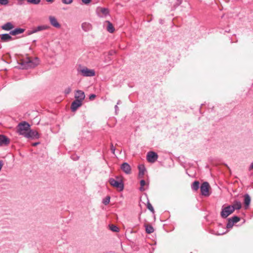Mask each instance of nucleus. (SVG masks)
Segmentation results:
<instances>
[{"label": "nucleus", "instance_id": "f257e3e1", "mask_svg": "<svg viewBox=\"0 0 253 253\" xmlns=\"http://www.w3.org/2000/svg\"><path fill=\"white\" fill-rule=\"evenodd\" d=\"M79 74L83 77H93L95 75V72L94 69H90L85 66H80L77 69Z\"/></svg>", "mask_w": 253, "mask_h": 253}, {"label": "nucleus", "instance_id": "f03ea898", "mask_svg": "<svg viewBox=\"0 0 253 253\" xmlns=\"http://www.w3.org/2000/svg\"><path fill=\"white\" fill-rule=\"evenodd\" d=\"M30 128V125L26 122L20 123L17 126V132L20 134L26 136L27 133Z\"/></svg>", "mask_w": 253, "mask_h": 253}, {"label": "nucleus", "instance_id": "7ed1b4c3", "mask_svg": "<svg viewBox=\"0 0 253 253\" xmlns=\"http://www.w3.org/2000/svg\"><path fill=\"white\" fill-rule=\"evenodd\" d=\"M109 182L112 186L117 188L119 191H122L123 190L124 185L122 180H117L114 178H110Z\"/></svg>", "mask_w": 253, "mask_h": 253}, {"label": "nucleus", "instance_id": "20e7f679", "mask_svg": "<svg viewBox=\"0 0 253 253\" xmlns=\"http://www.w3.org/2000/svg\"><path fill=\"white\" fill-rule=\"evenodd\" d=\"M39 64V60L38 58L34 59L28 58L25 62V67L26 68H32L37 66Z\"/></svg>", "mask_w": 253, "mask_h": 253}, {"label": "nucleus", "instance_id": "39448f33", "mask_svg": "<svg viewBox=\"0 0 253 253\" xmlns=\"http://www.w3.org/2000/svg\"><path fill=\"white\" fill-rule=\"evenodd\" d=\"M234 211V208L231 206H228L222 208L221 216L223 218H226Z\"/></svg>", "mask_w": 253, "mask_h": 253}, {"label": "nucleus", "instance_id": "423d86ee", "mask_svg": "<svg viewBox=\"0 0 253 253\" xmlns=\"http://www.w3.org/2000/svg\"><path fill=\"white\" fill-rule=\"evenodd\" d=\"M210 185L208 182H204L202 184L200 187V190L202 195L208 196L210 195L209 193Z\"/></svg>", "mask_w": 253, "mask_h": 253}, {"label": "nucleus", "instance_id": "0eeeda50", "mask_svg": "<svg viewBox=\"0 0 253 253\" xmlns=\"http://www.w3.org/2000/svg\"><path fill=\"white\" fill-rule=\"evenodd\" d=\"M240 220V218L237 216H234L233 217L229 218L226 225L227 228H231L233 225L239 221Z\"/></svg>", "mask_w": 253, "mask_h": 253}, {"label": "nucleus", "instance_id": "6e6552de", "mask_svg": "<svg viewBox=\"0 0 253 253\" xmlns=\"http://www.w3.org/2000/svg\"><path fill=\"white\" fill-rule=\"evenodd\" d=\"M158 155L154 152L150 151L147 153V160L149 162L154 163L158 159Z\"/></svg>", "mask_w": 253, "mask_h": 253}, {"label": "nucleus", "instance_id": "1a4fd4ad", "mask_svg": "<svg viewBox=\"0 0 253 253\" xmlns=\"http://www.w3.org/2000/svg\"><path fill=\"white\" fill-rule=\"evenodd\" d=\"M25 137L32 139L39 138L40 137V134L36 130L30 129L28 133H27Z\"/></svg>", "mask_w": 253, "mask_h": 253}, {"label": "nucleus", "instance_id": "9d476101", "mask_svg": "<svg viewBox=\"0 0 253 253\" xmlns=\"http://www.w3.org/2000/svg\"><path fill=\"white\" fill-rule=\"evenodd\" d=\"M49 20L50 24L55 28H60L61 27L60 24L58 22L57 19L53 16H49Z\"/></svg>", "mask_w": 253, "mask_h": 253}, {"label": "nucleus", "instance_id": "9b49d317", "mask_svg": "<svg viewBox=\"0 0 253 253\" xmlns=\"http://www.w3.org/2000/svg\"><path fill=\"white\" fill-rule=\"evenodd\" d=\"M75 97L76 100H78L82 102L85 98V94L84 92L82 90H78L76 92Z\"/></svg>", "mask_w": 253, "mask_h": 253}, {"label": "nucleus", "instance_id": "f8f14e48", "mask_svg": "<svg viewBox=\"0 0 253 253\" xmlns=\"http://www.w3.org/2000/svg\"><path fill=\"white\" fill-rule=\"evenodd\" d=\"M121 169L126 174H130L131 173V167L127 163H124L121 165Z\"/></svg>", "mask_w": 253, "mask_h": 253}, {"label": "nucleus", "instance_id": "ddd939ff", "mask_svg": "<svg viewBox=\"0 0 253 253\" xmlns=\"http://www.w3.org/2000/svg\"><path fill=\"white\" fill-rule=\"evenodd\" d=\"M49 28V26H48L47 25H40L37 27H35L34 28H33V30L31 32V33L30 34L35 33L41 31L47 30Z\"/></svg>", "mask_w": 253, "mask_h": 253}, {"label": "nucleus", "instance_id": "4468645a", "mask_svg": "<svg viewBox=\"0 0 253 253\" xmlns=\"http://www.w3.org/2000/svg\"><path fill=\"white\" fill-rule=\"evenodd\" d=\"M82 104V102L76 100L73 101L71 104V110L73 112H74L77 110V109L80 107Z\"/></svg>", "mask_w": 253, "mask_h": 253}, {"label": "nucleus", "instance_id": "2eb2a0df", "mask_svg": "<svg viewBox=\"0 0 253 253\" xmlns=\"http://www.w3.org/2000/svg\"><path fill=\"white\" fill-rule=\"evenodd\" d=\"M9 34H3L0 35V38L1 41L3 42H7L12 40V38Z\"/></svg>", "mask_w": 253, "mask_h": 253}, {"label": "nucleus", "instance_id": "dca6fc26", "mask_svg": "<svg viewBox=\"0 0 253 253\" xmlns=\"http://www.w3.org/2000/svg\"><path fill=\"white\" fill-rule=\"evenodd\" d=\"M97 10L100 17L106 16L109 13L108 9L106 8H99Z\"/></svg>", "mask_w": 253, "mask_h": 253}, {"label": "nucleus", "instance_id": "f3484780", "mask_svg": "<svg viewBox=\"0 0 253 253\" xmlns=\"http://www.w3.org/2000/svg\"><path fill=\"white\" fill-rule=\"evenodd\" d=\"M9 139L3 135H0V146L8 145L9 143Z\"/></svg>", "mask_w": 253, "mask_h": 253}, {"label": "nucleus", "instance_id": "a211bd4d", "mask_svg": "<svg viewBox=\"0 0 253 253\" xmlns=\"http://www.w3.org/2000/svg\"><path fill=\"white\" fill-rule=\"evenodd\" d=\"M82 28L85 32H88L91 30L92 26L88 22H84L82 24Z\"/></svg>", "mask_w": 253, "mask_h": 253}, {"label": "nucleus", "instance_id": "6ab92c4d", "mask_svg": "<svg viewBox=\"0 0 253 253\" xmlns=\"http://www.w3.org/2000/svg\"><path fill=\"white\" fill-rule=\"evenodd\" d=\"M13 26L11 22H7L1 26V28L6 31H9L13 28Z\"/></svg>", "mask_w": 253, "mask_h": 253}, {"label": "nucleus", "instance_id": "aec40b11", "mask_svg": "<svg viewBox=\"0 0 253 253\" xmlns=\"http://www.w3.org/2000/svg\"><path fill=\"white\" fill-rule=\"evenodd\" d=\"M24 32V29L22 28H16L14 30L11 31L10 34L15 36L20 34H22Z\"/></svg>", "mask_w": 253, "mask_h": 253}, {"label": "nucleus", "instance_id": "412c9836", "mask_svg": "<svg viewBox=\"0 0 253 253\" xmlns=\"http://www.w3.org/2000/svg\"><path fill=\"white\" fill-rule=\"evenodd\" d=\"M139 169V177L140 178H142L143 175H144L145 171H146V169L143 165H140L138 167Z\"/></svg>", "mask_w": 253, "mask_h": 253}, {"label": "nucleus", "instance_id": "4be33fe9", "mask_svg": "<svg viewBox=\"0 0 253 253\" xmlns=\"http://www.w3.org/2000/svg\"><path fill=\"white\" fill-rule=\"evenodd\" d=\"M251 197L249 194H246L244 195V204L246 207H248L250 204Z\"/></svg>", "mask_w": 253, "mask_h": 253}, {"label": "nucleus", "instance_id": "5701e85b", "mask_svg": "<svg viewBox=\"0 0 253 253\" xmlns=\"http://www.w3.org/2000/svg\"><path fill=\"white\" fill-rule=\"evenodd\" d=\"M106 22L108 23L107 31L110 33H113L115 29L112 24L109 21H107Z\"/></svg>", "mask_w": 253, "mask_h": 253}, {"label": "nucleus", "instance_id": "b1692460", "mask_svg": "<svg viewBox=\"0 0 253 253\" xmlns=\"http://www.w3.org/2000/svg\"><path fill=\"white\" fill-rule=\"evenodd\" d=\"M200 183L198 181H195L191 185V188L193 190L197 191L199 188Z\"/></svg>", "mask_w": 253, "mask_h": 253}, {"label": "nucleus", "instance_id": "393cba45", "mask_svg": "<svg viewBox=\"0 0 253 253\" xmlns=\"http://www.w3.org/2000/svg\"><path fill=\"white\" fill-rule=\"evenodd\" d=\"M145 228L146 232L148 234L152 233L154 231L153 227L151 225H146Z\"/></svg>", "mask_w": 253, "mask_h": 253}, {"label": "nucleus", "instance_id": "a878e982", "mask_svg": "<svg viewBox=\"0 0 253 253\" xmlns=\"http://www.w3.org/2000/svg\"><path fill=\"white\" fill-rule=\"evenodd\" d=\"M234 208V211L235 209L239 210L241 208V204L240 202H236L233 206H231Z\"/></svg>", "mask_w": 253, "mask_h": 253}, {"label": "nucleus", "instance_id": "bb28decb", "mask_svg": "<svg viewBox=\"0 0 253 253\" xmlns=\"http://www.w3.org/2000/svg\"><path fill=\"white\" fill-rule=\"evenodd\" d=\"M140 187L139 188L140 190L141 191H144L145 188H144V186L146 185V182L144 180L142 179L140 182Z\"/></svg>", "mask_w": 253, "mask_h": 253}, {"label": "nucleus", "instance_id": "cd10ccee", "mask_svg": "<svg viewBox=\"0 0 253 253\" xmlns=\"http://www.w3.org/2000/svg\"><path fill=\"white\" fill-rule=\"evenodd\" d=\"M26 0L27 1L28 3L34 4H38L41 1V0Z\"/></svg>", "mask_w": 253, "mask_h": 253}, {"label": "nucleus", "instance_id": "c85d7f7f", "mask_svg": "<svg viewBox=\"0 0 253 253\" xmlns=\"http://www.w3.org/2000/svg\"><path fill=\"white\" fill-rule=\"evenodd\" d=\"M110 229L114 232H118L119 231V228L114 225H111L110 226Z\"/></svg>", "mask_w": 253, "mask_h": 253}, {"label": "nucleus", "instance_id": "c756f323", "mask_svg": "<svg viewBox=\"0 0 253 253\" xmlns=\"http://www.w3.org/2000/svg\"><path fill=\"white\" fill-rule=\"evenodd\" d=\"M110 200V197L109 196H107L104 199H103V203L105 205H107L109 203Z\"/></svg>", "mask_w": 253, "mask_h": 253}, {"label": "nucleus", "instance_id": "7c9ffc66", "mask_svg": "<svg viewBox=\"0 0 253 253\" xmlns=\"http://www.w3.org/2000/svg\"><path fill=\"white\" fill-rule=\"evenodd\" d=\"M147 208L152 212H154V209L152 207V206L151 205V204L149 203H148L147 204Z\"/></svg>", "mask_w": 253, "mask_h": 253}, {"label": "nucleus", "instance_id": "2f4dec72", "mask_svg": "<svg viewBox=\"0 0 253 253\" xmlns=\"http://www.w3.org/2000/svg\"><path fill=\"white\" fill-rule=\"evenodd\" d=\"M62 1L65 4H69L72 2L73 0H62Z\"/></svg>", "mask_w": 253, "mask_h": 253}, {"label": "nucleus", "instance_id": "473e14b6", "mask_svg": "<svg viewBox=\"0 0 253 253\" xmlns=\"http://www.w3.org/2000/svg\"><path fill=\"white\" fill-rule=\"evenodd\" d=\"M8 2V0H0V4L2 5H6Z\"/></svg>", "mask_w": 253, "mask_h": 253}, {"label": "nucleus", "instance_id": "72a5a7b5", "mask_svg": "<svg viewBox=\"0 0 253 253\" xmlns=\"http://www.w3.org/2000/svg\"><path fill=\"white\" fill-rule=\"evenodd\" d=\"M111 150L113 153H115V147L114 146L112 143L111 144Z\"/></svg>", "mask_w": 253, "mask_h": 253}, {"label": "nucleus", "instance_id": "f704fd0d", "mask_svg": "<svg viewBox=\"0 0 253 253\" xmlns=\"http://www.w3.org/2000/svg\"><path fill=\"white\" fill-rule=\"evenodd\" d=\"M82 1L85 4H87L91 2V0H82Z\"/></svg>", "mask_w": 253, "mask_h": 253}, {"label": "nucleus", "instance_id": "c9c22d12", "mask_svg": "<svg viewBox=\"0 0 253 253\" xmlns=\"http://www.w3.org/2000/svg\"><path fill=\"white\" fill-rule=\"evenodd\" d=\"M71 91V89L70 87H68V88H67L66 89H65V93L66 94H69Z\"/></svg>", "mask_w": 253, "mask_h": 253}, {"label": "nucleus", "instance_id": "e433bc0d", "mask_svg": "<svg viewBox=\"0 0 253 253\" xmlns=\"http://www.w3.org/2000/svg\"><path fill=\"white\" fill-rule=\"evenodd\" d=\"M96 97V95L94 94H91L89 95V98L90 100H93Z\"/></svg>", "mask_w": 253, "mask_h": 253}, {"label": "nucleus", "instance_id": "4c0bfd02", "mask_svg": "<svg viewBox=\"0 0 253 253\" xmlns=\"http://www.w3.org/2000/svg\"><path fill=\"white\" fill-rule=\"evenodd\" d=\"M115 53H116V51L113 50H110L109 52V54L110 55H113L115 54Z\"/></svg>", "mask_w": 253, "mask_h": 253}, {"label": "nucleus", "instance_id": "58836bf2", "mask_svg": "<svg viewBox=\"0 0 253 253\" xmlns=\"http://www.w3.org/2000/svg\"><path fill=\"white\" fill-rule=\"evenodd\" d=\"M115 109L116 114H118V111H119V107H118L117 105H115Z\"/></svg>", "mask_w": 253, "mask_h": 253}, {"label": "nucleus", "instance_id": "ea45409f", "mask_svg": "<svg viewBox=\"0 0 253 253\" xmlns=\"http://www.w3.org/2000/svg\"><path fill=\"white\" fill-rule=\"evenodd\" d=\"M253 169V162L252 163V164H251V165L249 168V170H251Z\"/></svg>", "mask_w": 253, "mask_h": 253}, {"label": "nucleus", "instance_id": "a19ab883", "mask_svg": "<svg viewBox=\"0 0 253 253\" xmlns=\"http://www.w3.org/2000/svg\"><path fill=\"white\" fill-rule=\"evenodd\" d=\"M40 143L39 142H35V143H34L32 145L34 146H35L36 145H37L38 144H39Z\"/></svg>", "mask_w": 253, "mask_h": 253}, {"label": "nucleus", "instance_id": "79ce46f5", "mask_svg": "<svg viewBox=\"0 0 253 253\" xmlns=\"http://www.w3.org/2000/svg\"><path fill=\"white\" fill-rule=\"evenodd\" d=\"M54 0H46V1L48 2H50V3H52L53 2Z\"/></svg>", "mask_w": 253, "mask_h": 253}, {"label": "nucleus", "instance_id": "37998d69", "mask_svg": "<svg viewBox=\"0 0 253 253\" xmlns=\"http://www.w3.org/2000/svg\"><path fill=\"white\" fill-rule=\"evenodd\" d=\"M177 0L178 1L177 3V5H178L181 3V0Z\"/></svg>", "mask_w": 253, "mask_h": 253}, {"label": "nucleus", "instance_id": "c03bdc74", "mask_svg": "<svg viewBox=\"0 0 253 253\" xmlns=\"http://www.w3.org/2000/svg\"><path fill=\"white\" fill-rule=\"evenodd\" d=\"M121 103V100H118L117 102V105H118L120 104Z\"/></svg>", "mask_w": 253, "mask_h": 253}]
</instances>
